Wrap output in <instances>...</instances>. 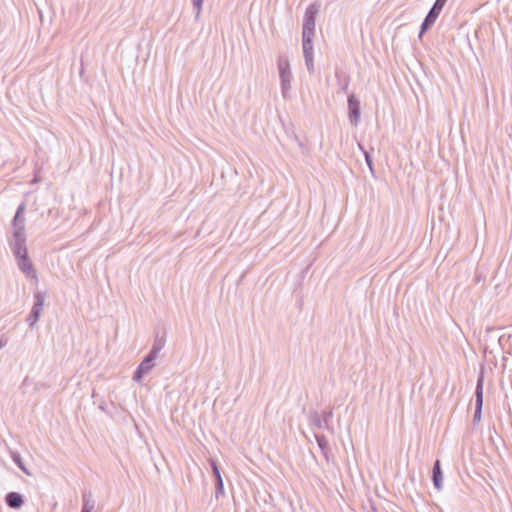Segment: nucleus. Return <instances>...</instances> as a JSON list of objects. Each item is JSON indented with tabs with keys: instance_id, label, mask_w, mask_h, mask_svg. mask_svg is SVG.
<instances>
[{
	"instance_id": "obj_1",
	"label": "nucleus",
	"mask_w": 512,
	"mask_h": 512,
	"mask_svg": "<svg viewBox=\"0 0 512 512\" xmlns=\"http://www.w3.org/2000/svg\"><path fill=\"white\" fill-rule=\"evenodd\" d=\"M25 203H21L12 220V237L9 239V247L16 259L18 268L28 278L37 280V274L28 256L25 233Z\"/></svg>"
},
{
	"instance_id": "obj_2",
	"label": "nucleus",
	"mask_w": 512,
	"mask_h": 512,
	"mask_svg": "<svg viewBox=\"0 0 512 512\" xmlns=\"http://www.w3.org/2000/svg\"><path fill=\"white\" fill-rule=\"evenodd\" d=\"M277 67L279 71L280 78V87L281 94L284 99H289L291 97V83L293 79V75L290 68V62L288 57L285 55H281L277 60Z\"/></svg>"
},
{
	"instance_id": "obj_3",
	"label": "nucleus",
	"mask_w": 512,
	"mask_h": 512,
	"mask_svg": "<svg viewBox=\"0 0 512 512\" xmlns=\"http://www.w3.org/2000/svg\"><path fill=\"white\" fill-rule=\"evenodd\" d=\"M319 12V5L316 3L310 4L305 11L303 17L302 36L314 37L315 34V21Z\"/></svg>"
},
{
	"instance_id": "obj_4",
	"label": "nucleus",
	"mask_w": 512,
	"mask_h": 512,
	"mask_svg": "<svg viewBox=\"0 0 512 512\" xmlns=\"http://www.w3.org/2000/svg\"><path fill=\"white\" fill-rule=\"evenodd\" d=\"M45 298L46 294L44 292L38 291L34 294V303L27 317V323L30 328H33L38 322L43 311Z\"/></svg>"
},
{
	"instance_id": "obj_5",
	"label": "nucleus",
	"mask_w": 512,
	"mask_h": 512,
	"mask_svg": "<svg viewBox=\"0 0 512 512\" xmlns=\"http://www.w3.org/2000/svg\"><path fill=\"white\" fill-rule=\"evenodd\" d=\"M483 386H484V374L480 373L476 383L475 389V412L473 416V424H477L481 420L482 407H483Z\"/></svg>"
},
{
	"instance_id": "obj_6",
	"label": "nucleus",
	"mask_w": 512,
	"mask_h": 512,
	"mask_svg": "<svg viewBox=\"0 0 512 512\" xmlns=\"http://www.w3.org/2000/svg\"><path fill=\"white\" fill-rule=\"evenodd\" d=\"M447 0H436L421 24L420 36L428 30L438 18Z\"/></svg>"
},
{
	"instance_id": "obj_7",
	"label": "nucleus",
	"mask_w": 512,
	"mask_h": 512,
	"mask_svg": "<svg viewBox=\"0 0 512 512\" xmlns=\"http://www.w3.org/2000/svg\"><path fill=\"white\" fill-rule=\"evenodd\" d=\"M157 357L158 356H153V354L150 352L144 357L133 374V380L135 382L140 383L143 376L155 367V361Z\"/></svg>"
},
{
	"instance_id": "obj_8",
	"label": "nucleus",
	"mask_w": 512,
	"mask_h": 512,
	"mask_svg": "<svg viewBox=\"0 0 512 512\" xmlns=\"http://www.w3.org/2000/svg\"><path fill=\"white\" fill-rule=\"evenodd\" d=\"M348 109L351 124L357 126L360 122V101L354 94L348 96Z\"/></svg>"
},
{
	"instance_id": "obj_9",
	"label": "nucleus",
	"mask_w": 512,
	"mask_h": 512,
	"mask_svg": "<svg viewBox=\"0 0 512 512\" xmlns=\"http://www.w3.org/2000/svg\"><path fill=\"white\" fill-rule=\"evenodd\" d=\"M310 424L319 429H330L329 424L327 423V417L322 416L317 411H311L309 414Z\"/></svg>"
},
{
	"instance_id": "obj_10",
	"label": "nucleus",
	"mask_w": 512,
	"mask_h": 512,
	"mask_svg": "<svg viewBox=\"0 0 512 512\" xmlns=\"http://www.w3.org/2000/svg\"><path fill=\"white\" fill-rule=\"evenodd\" d=\"M5 502L8 507L18 509L23 505L24 499L18 492H9L5 497Z\"/></svg>"
},
{
	"instance_id": "obj_11",
	"label": "nucleus",
	"mask_w": 512,
	"mask_h": 512,
	"mask_svg": "<svg viewBox=\"0 0 512 512\" xmlns=\"http://www.w3.org/2000/svg\"><path fill=\"white\" fill-rule=\"evenodd\" d=\"M432 481L433 485L437 490H441L443 487V476L440 461L436 460L432 469Z\"/></svg>"
},
{
	"instance_id": "obj_12",
	"label": "nucleus",
	"mask_w": 512,
	"mask_h": 512,
	"mask_svg": "<svg viewBox=\"0 0 512 512\" xmlns=\"http://www.w3.org/2000/svg\"><path fill=\"white\" fill-rule=\"evenodd\" d=\"M313 37L302 36L303 56H313Z\"/></svg>"
},
{
	"instance_id": "obj_13",
	"label": "nucleus",
	"mask_w": 512,
	"mask_h": 512,
	"mask_svg": "<svg viewBox=\"0 0 512 512\" xmlns=\"http://www.w3.org/2000/svg\"><path fill=\"white\" fill-rule=\"evenodd\" d=\"M165 346V339L163 337H159L158 335L155 337L152 348L150 349V353L153 354V356H158L160 351Z\"/></svg>"
},
{
	"instance_id": "obj_14",
	"label": "nucleus",
	"mask_w": 512,
	"mask_h": 512,
	"mask_svg": "<svg viewBox=\"0 0 512 512\" xmlns=\"http://www.w3.org/2000/svg\"><path fill=\"white\" fill-rule=\"evenodd\" d=\"M315 439L318 447L320 448L322 454L327 458L328 454V441L326 437L322 434H315Z\"/></svg>"
},
{
	"instance_id": "obj_15",
	"label": "nucleus",
	"mask_w": 512,
	"mask_h": 512,
	"mask_svg": "<svg viewBox=\"0 0 512 512\" xmlns=\"http://www.w3.org/2000/svg\"><path fill=\"white\" fill-rule=\"evenodd\" d=\"M94 509V502L85 494L83 495V505L81 512H92Z\"/></svg>"
},
{
	"instance_id": "obj_16",
	"label": "nucleus",
	"mask_w": 512,
	"mask_h": 512,
	"mask_svg": "<svg viewBox=\"0 0 512 512\" xmlns=\"http://www.w3.org/2000/svg\"><path fill=\"white\" fill-rule=\"evenodd\" d=\"M12 459L14 463L26 474L30 475V472L27 470V468L24 466L22 458L19 454H13Z\"/></svg>"
},
{
	"instance_id": "obj_17",
	"label": "nucleus",
	"mask_w": 512,
	"mask_h": 512,
	"mask_svg": "<svg viewBox=\"0 0 512 512\" xmlns=\"http://www.w3.org/2000/svg\"><path fill=\"white\" fill-rule=\"evenodd\" d=\"M194 10H195V19H199L203 7L204 0H191Z\"/></svg>"
},
{
	"instance_id": "obj_18",
	"label": "nucleus",
	"mask_w": 512,
	"mask_h": 512,
	"mask_svg": "<svg viewBox=\"0 0 512 512\" xmlns=\"http://www.w3.org/2000/svg\"><path fill=\"white\" fill-rule=\"evenodd\" d=\"M209 463H210V466L213 471V475L215 476L216 480L219 479V477H222L217 462L214 459H210Z\"/></svg>"
},
{
	"instance_id": "obj_19",
	"label": "nucleus",
	"mask_w": 512,
	"mask_h": 512,
	"mask_svg": "<svg viewBox=\"0 0 512 512\" xmlns=\"http://www.w3.org/2000/svg\"><path fill=\"white\" fill-rule=\"evenodd\" d=\"M359 147H360L361 150H363L364 156H365V161H366V163H367L371 173L373 174L374 170H373V163H372V158H371L370 153L365 151L361 145H359Z\"/></svg>"
},
{
	"instance_id": "obj_20",
	"label": "nucleus",
	"mask_w": 512,
	"mask_h": 512,
	"mask_svg": "<svg viewBox=\"0 0 512 512\" xmlns=\"http://www.w3.org/2000/svg\"><path fill=\"white\" fill-rule=\"evenodd\" d=\"M224 493V483L222 477L216 480V496L222 495Z\"/></svg>"
},
{
	"instance_id": "obj_21",
	"label": "nucleus",
	"mask_w": 512,
	"mask_h": 512,
	"mask_svg": "<svg viewBox=\"0 0 512 512\" xmlns=\"http://www.w3.org/2000/svg\"><path fill=\"white\" fill-rule=\"evenodd\" d=\"M305 59V65L307 67V70L310 72V73H313L314 72V61H313V56H308V57H304Z\"/></svg>"
},
{
	"instance_id": "obj_22",
	"label": "nucleus",
	"mask_w": 512,
	"mask_h": 512,
	"mask_svg": "<svg viewBox=\"0 0 512 512\" xmlns=\"http://www.w3.org/2000/svg\"><path fill=\"white\" fill-rule=\"evenodd\" d=\"M8 343V339L4 336L0 337V350L5 347Z\"/></svg>"
},
{
	"instance_id": "obj_23",
	"label": "nucleus",
	"mask_w": 512,
	"mask_h": 512,
	"mask_svg": "<svg viewBox=\"0 0 512 512\" xmlns=\"http://www.w3.org/2000/svg\"><path fill=\"white\" fill-rule=\"evenodd\" d=\"M322 416H326L327 417V422L329 421V419L332 417V411H324L323 414H321Z\"/></svg>"
}]
</instances>
